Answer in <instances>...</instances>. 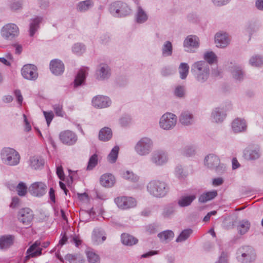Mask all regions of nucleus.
<instances>
[{
  "label": "nucleus",
  "instance_id": "nucleus-1",
  "mask_svg": "<svg viewBox=\"0 0 263 263\" xmlns=\"http://www.w3.org/2000/svg\"><path fill=\"white\" fill-rule=\"evenodd\" d=\"M192 70L196 74V79L199 82L203 83L208 80L210 68L206 62L201 61L194 63Z\"/></svg>",
  "mask_w": 263,
  "mask_h": 263
},
{
  "label": "nucleus",
  "instance_id": "nucleus-2",
  "mask_svg": "<svg viewBox=\"0 0 263 263\" xmlns=\"http://www.w3.org/2000/svg\"><path fill=\"white\" fill-rule=\"evenodd\" d=\"M236 258L241 263H251L256 258L255 250L250 246H242L237 251Z\"/></svg>",
  "mask_w": 263,
  "mask_h": 263
},
{
  "label": "nucleus",
  "instance_id": "nucleus-3",
  "mask_svg": "<svg viewBox=\"0 0 263 263\" xmlns=\"http://www.w3.org/2000/svg\"><path fill=\"white\" fill-rule=\"evenodd\" d=\"M147 190L154 196L162 197L167 194L168 188L165 182L159 180H153L148 184Z\"/></svg>",
  "mask_w": 263,
  "mask_h": 263
},
{
  "label": "nucleus",
  "instance_id": "nucleus-4",
  "mask_svg": "<svg viewBox=\"0 0 263 263\" xmlns=\"http://www.w3.org/2000/svg\"><path fill=\"white\" fill-rule=\"evenodd\" d=\"M1 154L3 162L7 165H15L18 164L20 162V155L13 148H4L2 149Z\"/></svg>",
  "mask_w": 263,
  "mask_h": 263
},
{
  "label": "nucleus",
  "instance_id": "nucleus-5",
  "mask_svg": "<svg viewBox=\"0 0 263 263\" xmlns=\"http://www.w3.org/2000/svg\"><path fill=\"white\" fill-rule=\"evenodd\" d=\"M110 12L115 16H125L130 13L131 10L126 4L117 2L111 4L109 8Z\"/></svg>",
  "mask_w": 263,
  "mask_h": 263
},
{
  "label": "nucleus",
  "instance_id": "nucleus-6",
  "mask_svg": "<svg viewBox=\"0 0 263 263\" xmlns=\"http://www.w3.org/2000/svg\"><path fill=\"white\" fill-rule=\"evenodd\" d=\"M153 146V141L148 138H141L135 146V151L141 156H144L148 154L152 149Z\"/></svg>",
  "mask_w": 263,
  "mask_h": 263
},
{
  "label": "nucleus",
  "instance_id": "nucleus-7",
  "mask_svg": "<svg viewBox=\"0 0 263 263\" xmlns=\"http://www.w3.org/2000/svg\"><path fill=\"white\" fill-rule=\"evenodd\" d=\"M204 164L210 169H214L218 173H221L223 171V165L220 164L219 158L213 154H210L204 159Z\"/></svg>",
  "mask_w": 263,
  "mask_h": 263
},
{
  "label": "nucleus",
  "instance_id": "nucleus-8",
  "mask_svg": "<svg viewBox=\"0 0 263 263\" xmlns=\"http://www.w3.org/2000/svg\"><path fill=\"white\" fill-rule=\"evenodd\" d=\"M115 202L119 208L123 210L134 208L137 204L134 198L126 196L117 197L115 199Z\"/></svg>",
  "mask_w": 263,
  "mask_h": 263
},
{
  "label": "nucleus",
  "instance_id": "nucleus-9",
  "mask_svg": "<svg viewBox=\"0 0 263 263\" xmlns=\"http://www.w3.org/2000/svg\"><path fill=\"white\" fill-rule=\"evenodd\" d=\"M1 34L5 39H12L18 35L19 29L15 24H8L2 28Z\"/></svg>",
  "mask_w": 263,
  "mask_h": 263
},
{
  "label": "nucleus",
  "instance_id": "nucleus-10",
  "mask_svg": "<svg viewBox=\"0 0 263 263\" xmlns=\"http://www.w3.org/2000/svg\"><path fill=\"white\" fill-rule=\"evenodd\" d=\"M22 76L29 80H35L38 77L37 68L32 64H26L21 69Z\"/></svg>",
  "mask_w": 263,
  "mask_h": 263
},
{
  "label": "nucleus",
  "instance_id": "nucleus-11",
  "mask_svg": "<svg viewBox=\"0 0 263 263\" xmlns=\"http://www.w3.org/2000/svg\"><path fill=\"white\" fill-rule=\"evenodd\" d=\"M177 118L176 116L172 113L164 114L160 119V125L164 129H170L176 124Z\"/></svg>",
  "mask_w": 263,
  "mask_h": 263
},
{
  "label": "nucleus",
  "instance_id": "nucleus-12",
  "mask_svg": "<svg viewBox=\"0 0 263 263\" xmlns=\"http://www.w3.org/2000/svg\"><path fill=\"white\" fill-rule=\"evenodd\" d=\"M60 141L64 144L72 145L75 144L78 140L76 134L73 132L66 130L60 133L59 135Z\"/></svg>",
  "mask_w": 263,
  "mask_h": 263
},
{
  "label": "nucleus",
  "instance_id": "nucleus-13",
  "mask_svg": "<svg viewBox=\"0 0 263 263\" xmlns=\"http://www.w3.org/2000/svg\"><path fill=\"white\" fill-rule=\"evenodd\" d=\"M47 186L42 182H36L29 187V192L35 196H42L46 193Z\"/></svg>",
  "mask_w": 263,
  "mask_h": 263
},
{
  "label": "nucleus",
  "instance_id": "nucleus-14",
  "mask_svg": "<svg viewBox=\"0 0 263 263\" xmlns=\"http://www.w3.org/2000/svg\"><path fill=\"white\" fill-rule=\"evenodd\" d=\"M33 218L32 211L29 208H23L20 210L18 219L24 225L30 224Z\"/></svg>",
  "mask_w": 263,
  "mask_h": 263
},
{
  "label": "nucleus",
  "instance_id": "nucleus-15",
  "mask_svg": "<svg viewBox=\"0 0 263 263\" xmlns=\"http://www.w3.org/2000/svg\"><path fill=\"white\" fill-rule=\"evenodd\" d=\"M152 161L156 165H161L167 161L165 153L162 151H154L151 155Z\"/></svg>",
  "mask_w": 263,
  "mask_h": 263
},
{
  "label": "nucleus",
  "instance_id": "nucleus-16",
  "mask_svg": "<svg viewBox=\"0 0 263 263\" xmlns=\"http://www.w3.org/2000/svg\"><path fill=\"white\" fill-rule=\"evenodd\" d=\"M93 106L97 108L106 107L110 104V101L108 97L103 96H98L94 97L92 100Z\"/></svg>",
  "mask_w": 263,
  "mask_h": 263
},
{
  "label": "nucleus",
  "instance_id": "nucleus-17",
  "mask_svg": "<svg viewBox=\"0 0 263 263\" xmlns=\"http://www.w3.org/2000/svg\"><path fill=\"white\" fill-rule=\"evenodd\" d=\"M115 177L111 174H104L100 178V184L105 187H111L115 185Z\"/></svg>",
  "mask_w": 263,
  "mask_h": 263
},
{
  "label": "nucleus",
  "instance_id": "nucleus-18",
  "mask_svg": "<svg viewBox=\"0 0 263 263\" xmlns=\"http://www.w3.org/2000/svg\"><path fill=\"white\" fill-rule=\"evenodd\" d=\"M50 69L55 75H60L64 70V64L59 60H53L50 63Z\"/></svg>",
  "mask_w": 263,
  "mask_h": 263
},
{
  "label": "nucleus",
  "instance_id": "nucleus-19",
  "mask_svg": "<svg viewBox=\"0 0 263 263\" xmlns=\"http://www.w3.org/2000/svg\"><path fill=\"white\" fill-rule=\"evenodd\" d=\"M230 39L226 33H217L215 36V42L217 47H226L229 43Z\"/></svg>",
  "mask_w": 263,
  "mask_h": 263
},
{
  "label": "nucleus",
  "instance_id": "nucleus-20",
  "mask_svg": "<svg viewBox=\"0 0 263 263\" xmlns=\"http://www.w3.org/2000/svg\"><path fill=\"white\" fill-rule=\"evenodd\" d=\"M110 75L109 69L106 64H102L96 72V78L99 80L108 78Z\"/></svg>",
  "mask_w": 263,
  "mask_h": 263
},
{
  "label": "nucleus",
  "instance_id": "nucleus-21",
  "mask_svg": "<svg viewBox=\"0 0 263 263\" xmlns=\"http://www.w3.org/2000/svg\"><path fill=\"white\" fill-rule=\"evenodd\" d=\"M41 242L36 241L27 250V254L32 257H36L42 255V248L40 247Z\"/></svg>",
  "mask_w": 263,
  "mask_h": 263
},
{
  "label": "nucleus",
  "instance_id": "nucleus-22",
  "mask_svg": "<svg viewBox=\"0 0 263 263\" xmlns=\"http://www.w3.org/2000/svg\"><path fill=\"white\" fill-rule=\"evenodd\" d=\"M232 128L235 133H240L246 130L247 124L244 120L237 118L232 122Z\"/></svg>",
  "mask_w": 263,
  "mask_h": 263
},
{
  "label": "nucleus",
  "instance_id": "nucleus-23",
  "mask_svg": "<svg viewBox=\"0 0 263 263\" xmlns=\"http://www.w3.org/2000/svg\"><path fill=\"white\" fill-rule=\"evenodd\" d=\"M260 153L258 149L247 148L244 151L243 157L248 160H255L260 157Z\"/></svg>",
  "mask_w": 263,
  "mask_h": 263
},
{
  "label": "nucleus",
  "instance_id": "nucleus-24",
  "mask_svg": "<svg viewBox=\"0 0 263 263\" xmlns=\"http://www.w3.org/2000/svg\"><path fill=\"white\" fill-rule=\"evenodd\" d=\"M87 70L88 68L83 67L79 71L74 80L75 86H80L84 82L87 74Z\"/></svg>",
  "mask_w": 263,
  "mask_h": 263
},
{
  "label": "nucleus",
  "instance_id": "nucleus-25",
  "mask_svg": "<svg viewBox=\"0 0 263 263\" xmlns=\"http://www.w3.org/2000/svg\"><path fill=\"white\" fill-rule=\"evenodd\" d=\"M184 46L185 47H198L199 46L198 37L195 35L188 36L184 41Z\"/></svg>",
  "mask_w": 263,
  "mask_h": 263
},
{
  "label": "nucleus",
  "instance_id": "nucleus-26",
  "mask_svg": "<svg viewBox=\"0 0 263 263\" xmlns=\"http://www.w3.org/2000/svg\"><path fill=\"white\" fill-rule=\"evenodd\" d=\"M44 165V160L41 157L34 156L30 159V166L35 169H40L43 167Z\"/></svg>",
  "mask_w": 263,
  "mask_h": 263
},
{
  "label": "nucleus",
  "instance_id": "nucleus-27",
  "mask_svg": "<svg viewBox=\"0 0 263 263\" xmlns=\"http://www.w3.org/2000/svg\"><path fill=\"white\" fill-rule=\"evenodd\" d=\"M112 135V131L110 128L104 127L100 130L99 138L101 141H107L111 139Z\"/></svg>",
  "mask_w": 263,
  "mask_h": 263
},
{
  "label": "nucleus",
  "instance_id": "nucleus-28",
  "mask_svg": "<svg viewBox=\"0 0 263 263\" xmlns=\"http://www.w3.org/2000/svg\"><path fill=\"white\" fill-rule=\"evenodd\" d=\"M196 196L194 195L181 196L178 201L179 205L181 207H185L190 205L195 199Z\"/></svg>",
  "mask_w": 263,
  "mask_h": 263
},
{
  "label": "nucleus",
  "instance_id": "nucleus-29",
  "mask_svg": "<svg viewBox=\"0 0 263 263\" xmlns=\"http://www.w3.org/2000/svg\"><path fill=\"white\" fill-rule=\"evenodd\" d=\"M92 239L97 243L103 242L106 239L104 232L100 229H95L93 231Z\"/></svg>",
  "mask_w": 263,
  "mask_h": 263
},
{
  "label": "nucleus",
  "instance_id": "nucleus-30",
  "mask_svg": "<svg viewBox=\"0 0 263 263\" xmlns=\"http://www.w3.org/2000/svg\"><path fill=\"white\" fill-rule=\"evenodd\" d=\"M121 240L123 244L127 246H132L136 244L138 240L134 236L126 233L122 234Z\"/></svg>",
  "mask_w": 263,
  "mask_h": 263
},
{
  "label": "nucleus",
  "instance_id": "nucleus-31",
  "mask_svg": "<svg viewBox=\"0 0 263 263\" xmlns=\"http://www.w3.org/2000/svg\"><path fill=\"white\" fill-rule=\"evenodd\" d=\"M250 227V223L249 221L242 220L239 221L238 225L237 226V230L240 234L243 235L248 231Z\"/></svg>",
  "mask_w": 263,
  "mask_h": 263
},
{
  "label": "nucleus",
  "instance_id": "nucleus-32",
  "mask_svg": "<svg viewBox=\"0 0 263 263\" xmlns=\"http://www.w3.org/2000/svg\"><path fill=\"white\" fill-rule=\"evenodd\" d=\"M217 195L216 191L208 192L202 194L199 198V201L201 203H205L216 197Z\"/></svg>",
  "mask_w": 263,
  "mask_h": 263
},
{
  "label": "nucleus",
  "instance_id": "nucleus-33",
  "mask_svg": "<svg viewBox=\"0 0 263 263\" xmlns=\"http://www.w3.org/2000/svg\"><path fill=\"white\" fill-rule=\"evenodd\" d=\"M13 238L12 236H3L0 238V249H6L13 244Z\"/></svg>",
  "mask_w": 263,
  "mask_h": 263
},
{
  "label": "nucleus",
  "instance_id": "nucleus-34",
  "mask_svg": "<svg viewBox=\"0 0 263 263\" xmlns=\"http://www.w3.org/2000/svg\"><path fill=\"white\" fill-rule=\"evenodd\" d=\"M65 259L70 263H84V260L80 254H67Z\"/></svg>",
  "mask_w": 263,
  "mask_h": 263
},
{
  "label": "nucleus",
  "instance_id": "nucleus-35",
  "mask_svg": "<svg viewBox=\"0 0 263 263\" xmlns=\"http://www.w3.org/2000/svg\"><path fill=\"white\" fill-rule=\"evenodd\" d=\"M189 66L187 63H181L180 64L179 72L181 79H185L187 77L189 72Z\"/></svg>",
  "mask_w": 263,
  "mask_h": 263
},
{
  "label": "nucleus",
  "instance_id": "nucleus-36",
  "mask_svg": "<svg viewBox=\"0 0 263 263\" xmlns=\"http://www.w3.org/2000/svg\"><path fill=\"white\" fill-rule=\"evenodd\" d=\"M41 21L42 18L39 17H36L32 20V22L30 25L29 29L30 36H33L34 34L35 31L39 28V25Z\"/></svg>",
  "mask_w": 263,
  "mask_h": 263
},
{
  "label": "nucleus",
  "instance_id": "nucleus-37",
  "mask_svg": "<svg viewBox=\"0 0 263 263\" xmlns=\"http://www.w3.org/2000/svg\"><path fill=\"white\" fill-rule=\"evenodd\" d=\"M192 118L193 116L190 113L187 111H184L181 114L179 121L182 124L189 125L191 123Z\"/></svg>",
  "mask_w": 263,
  "mask_h": 263
},
{
  "label": "nucleus",
  "instance_id": "nucleus-38",
  "mask_svg": "<svg viewBox=\"0 0 263 263\" xmlns=\"http://www.w3.org/2000/svg\"><path fill=\"white\" fill-rule=\"evenodd\" d=\"M147 15L145 12L140 6H138L136 14V21L138 23H142L147 20Z\"/></svg>",
  "mask_w": 263,
  "mask_h": 263
},
{
  "label": "nucleus",
  "instance_id": "nucleus-39",
  "mask_svg": "<svg viewBox=\"0 0 263 263\" xmlns=\"http://www.w3.org/2000/svg\"><path fill=\"white\" fill-rule=\"evenodd\" d=\"M226 115L223 112L220 108H216L212 112V117L216 122H221L223 120Z\"/></svg>",
  "mask_w": 263,
  "mask_h": 263
},
{
  "label": "nucleus",
  "instance_id": "nucleus-40",
  "mask_svg": "<svg viewBox=\"0 0 263 263\" xmlns=\"http://www.w3.org/2000/svg\"><path fill=\"white\" fill-rule=\"evenodd\" d=\"M158 236L161 241H167L171 240L174 237V234L173 231L167 230L160 233Z\"/></svg>",
  "mask_w": 263,
  "mask_h": 263
},
{
  "label": "nucleus",
  "instance_id": "nucleus-41",
  "mask_svg": "<svg viewBox=\"0 0 263 263\" xmlns=\"http://www.w3.org/2000/svg\"><path fill=\"white\" fill-rule=\"evenodd\" d=\"M93 5V2L91 0H86L79 3L77 9L79 11L83 12L87 10Z\"/></svg>",
  "mask_w": 263,
  "mask_h": 263
},
{
  "label": "nucleus",
  "instance_id": "nucleus-42",
  "mask_svg": "<svg viewBox=\"0 0 263 263\" xmlns=\"http://www.w3.org/2000/svg\"><path fill=\"white\" fill-rule=\"evenodd\" d=\"M119 150V147L118 146H115L107 157L108 161L110 163H114L116 162Z\"/></svg>",
  "mask_w": 263,
  "mask_h": 263
},
{
  "label": "nucleus",
  "instance_id": "nucleus-43",
  "mask_svg": "<svg viewBox=\"0 0 263 263\" xmlns=\"http://www.w3.org/2000/svg\"><path fill=\"white\" fill-rule=\"evenodd\" d=\"M192 233L191 229H186L183 230L176 239L177 242H182L187 239Z\"/></svg>",
  "mask_w": 263,
  "mask_h": 263
},
{
  "label": "nucleus",
  "instance_id": "nucleus-44",
  "mask_svg": "<svg viewBox=\"0 0 263 263\" xmlns=\"http://www.w3.org/2000/svg\"><path fill=\"white\" fill-rule=\"evenodd\" d=\"M250 63L253 66H261L263 65V58L258 55L252 57L250 60Z\"/></svg>",
  "mask_w": 263,
  "mask_h": 263
},
{
  "label": "nucleus",
  "instance_id": "nucleus-45",
  "mask_svg": "<svg viewBox=\"0 0 263 263\" xmlns=\"http://www.w3.org/2000/svg\"><path fill=\"white\" fill-rule=\"evenodd\" d=\"M204 59L208 64H212L216 61L217 57L213 52L210 51L204 54Z\"/></svg>",
  "mask_w": 263,
  "mask_h": 263
},
{
  "label": "nucleus",
  "instance_id": "nucleus-46",
  "mask_svg": "<svg viewBox=\"0 0 263 263\" xmlns=\"http://www.w3.org/2000/svg\"><path fill=\"white\" fill-rule=\"evenodd\" d=\"M87 259L89 263H99L100 258L99 256L92 251L87 252Z\"/></svg>",
  "mask_w": 263,
  "mask_h": 263
},
{
  "label": "nucleus",
  "instance_id": "nucleus-47",
  "mask_svg": "<svg viewBox=\"0 0 263 263\" xmlns=\"http://www.w3.org/2000/svg\"><path fill=\"white\" fill-rule=\"evenodd\" d=\"M27 187L26 184L21 182L16 186L17 194L20 196H24L27 193Z\"/></svg>",
  "mask_w": 263,
  "mask_h": 263
},
{
  "label": "nucleus",
  "instance_id": "nucleus-48",
  "mask_svg": "<svg viewBox=\"0 0 263 263\" xmlns=\"http://www.w3.org/2000/svg\"><path fill=\"white\" fill-rule=\"evenodd\" d=\"M98 164V156L97 154H93L89 159L88 165L87 170H92Z\"/></svg>",
  "mask_w": 263,
  "mask_h": 263
},
{
  "label": "nucleus",
  "instance_id": "nucleus-49",
  "mask_svg": "<svg viewBox=\"0 0 263 263\" xmlns=\"http://www.w3.org/2000/svg\"><path fill=\"white\" fill-rule=\"evenodd\" d=\"M163 54L164 56H170L172 53V45L170 42L167 41L163 46L162 50Z\"/></svg>",
  "mask_w": 263,
  "mask_h": 263
},
{
  "label": "nucleus",
  "instance_id": "nucleus-50",
  "mask_svg": "<svg viewBox=\"0 0 263 263\" xmlns=\"http://www.w3.org/2000/svg\"><path fill=\"white\" fill-rule=\"evenodd\" d=\"M53 109L57 116L63 117L65 115V112L63 109V105L62 104H56L53 105Z\"/></svg>",
  "mask_w": 263,
  "mask_h": 263
},
{
  "label": "nucleus",
  "instance_id": "nucleus-51",
  "mask_svg": "<svg viewBox=\"0 0 263 263\" xmlns=\"http://www.w3.org/2000/svg\"><path fill=\"white\" fill-rule=\"evenodd\" d=\"M123 177L127 180H131L132 181H137L138 180V177L135 175L133 172L126 171L123 174Z\"/></svg>",
  "mask_w": 263,
  "mask_h": 263
},
{
  "label": "nucleus",
  "instance_id": "nucleus-52",
  "mask_svg": "<svg viewBox=\"0 0 263 263\" xmlns=\"http://www.w3.org/2000/svg\"><path fill=\"white\" fill-rule=\"evenodd\" d=\"M175 172L176 176L180 180H184L187 176L186 173L183 172V170L181 167H177Z\"/></svg>",
  "mask_w": 263,
  "mask_h": 263
},
{
  "label": "nucleus",
  "instance_id": "nucleus-53",
  "mask_svg": "<svg viewBox=\"0 0 263 263\" xmlns=\"http://www.w3.org/2000/svg\"><path fill=\"white\" fill-rule=\"evenodd\" d=\"M84 46L82 45L81 44H76L72 48V51L73 52L77 54H81L83 53L85 51Z\"/></svg>",
  "mask_w": 263,
  "mask_h": 263
},
{
  "label": "nucleus",
  "instance_id": "nucleus-54",
  "mask_svg": "<svg viewBox=\"0 0 263 263\" xmlns=\"http://www.w3.org/2000/svg\"><path fill=\"white\" fill-rule=\"evenodd\" d=\"M233 76L235 79L240 80L243 78V73L239 67H236L233 71Z\"/></svg>",
  "mask_w": 263,
  "mask_h": 263
},
{
  "label": "nucleus",
  "instance_id": "nucleus-55",
  "mask_svg": "<svg viewBox=\"0 0 263 263\" xmlns=\"http://www.w3.org/2000/svg\"><path fill=\"white\" fill-rule=\"evenodd\" d=\"M44 115L45 116V118L46 119L47 124L48 126H49L51 121L52 120L54 115L52 111H43Z\"/></svg>",
  "mask_w": 263,
  "mask_h": 263
},
{
  "label": "nucleus",
  "instance_id": "nucleus-56",
  "mask_svg": "<svg viewBox=\"0 0 263 263\" xmlns=\"http://www.w3.org/2000/svg\"><path fill=\"white\" fill-rule=\"evenodd\" d=\"M175 94L178 97H182L184 95V88L183 86H177L175 90Z\"/></svg>",
  "mask_w": 263,
  "mask_h": 263
},
{
  "label": "nucleus",
  "instance_id": "nucleus-57",
  "mask_svg": "<svg viewBox=\"0 0 263 263\" xmlns=\"http://www.w3.org/2000/svg\"><path fill=\"white\" fill-rule=\"evenodd\" d=\"M57 174L61 180H64L65 175L62 166H58L57 167Z\"/></svg>",
  "mask_w": 263,
  "mask_h": 263
},
{
  "label": "nucleus",
  "instance_id": "nucleus-58",
  "mask_svg": "<svg viewBox=\"0 0 263 263\" xmlns=\"http://www.w3.org/2000/svg\"><path fill=\"white\" fill-rule=\"evenodd\" d=\"M14 93L17 99L18 103L20 105H22L23 98L22 95L21 94V91L20 90H15L14 91Z\"/></svg>",
  "mask_w": 263,
  "mask_h": 263
},
{
  "label": "nucleus",
  "instance_id": "nucleus-59",
  "mask_svg": "<svg viewBox=\"0 0 263 263\" xmlns=\"http://www.w3.org/2000/svg\"><path fill=\"white\" fill-rule=\"evenodd\" d=\"M183 153L186 156H191L194 154L195 150L192 147H187L185 148Z\"/></svg>",
  "mask_w": 263,
  "mask_h": 263
},
{
  "label": "nucleus",
  "instance_id": "nucleus-60",
  "mask_svg": "<svg viewBox=\"0 0 263 263\" xmlns=\"http://www.w3.org/2000/svg\"><path fill=\"white\" fill-rule=\"evenodd\" d=\"M215 5L221 6L227 4L230 0H212Z\"/></svg>",
  "mask_w": 263,
  "mask_h": 263
},
{
  "label": "nucleus",
  "instance_id": "nucleus-61",
  "mask_svg": "<svg viewBox=\"0 0 263 263\" xmlns=\"http://www.w3.org/2000/svg\"><path fill=\"white\" fill-rule=\"evenodd\" d=\"M23 117L25 122V129L26 131L29 132L31 130V126L27 119L26 116L25 114L23 115Z\"/></svg>",
  "mask_w": 263,
  "mask_h": 263
},
{
  "label": "nucleus",
  "instance_id": "nucleus-62",
  "mask_svg": "<svg viewBox=\"0 0 263 263\" xmlns=\"http://www.w3.org/2000/svg\"><path fill=\"white\" fill-rule=\"evenodd\" d=\"M20 202V199L18 197H14L12 198V202L10 204V206L13 208H15L18 205Z\"/></svg>",
  "mask_w": 263,
  "mask_h": 263
},
{
  "label": "nucleus",
  "instance_id": "nucleus-63",
  "mask_svg": "<svg viewBox=\"0 0 263 263\" xmlns=\"http://www.w3.org/2000/svg\"><path fill=\"white\" fill-rule=\"evenodd\" d=\"M223 182L221 178H217L213 180V184L214 186H218L222 184Z\"/></svg>",
  "mask_w": 263,
  "mask_h": 263
},
{
  "label": "nucleus",
  "instance_id": "nucleus-64",
  "mask_svg": "<svg viewBox=\"0 0 263 263\" xmlns=\"http://www.w3.org/2000/svg\"><path fill=\"white\" fill-rule=\"evenodd\" d=\"M62 235H63L62 237L60 239V240L59 241V245H60L61 246H62L63 245L65 244L66 243V242L67 241V240H68V238H67V236L66 235V233H64L63 234H62Z\"/></svg>",
  "mask_w": 263,
  "mask_h": 263
}]
</instances>
